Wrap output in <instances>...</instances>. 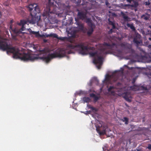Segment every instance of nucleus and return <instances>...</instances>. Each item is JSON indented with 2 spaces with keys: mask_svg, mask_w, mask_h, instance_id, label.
Segmentation results:
<instances>
[{
  "mask_svg": "<svg viewBox=\"0 0 151 151\" xmlns=\"http://www.w3.org/2000/svg\"><path fill=\"white\" fill-rule=\"evenodd\" d=\"M0 49L4 51L6 50L7 53H12L14 58L19 59L24 61L29 60L34 61L40 59L44 61L46 63H48L52 59L56 58L63 57L62 49H60L54 53L49 54L47 56L40 57L38 55L25 53L24 50L23 49L21 48L20 49L16 47H10L6 42L1 39Z\"/></svg>",
  "mask_w": 151,
  "mask_h": 151,
  "instance_id": "nucleus-1",
  "label": "nucleus"
},
{
  "mask_svg": "<svg viewBox=\"0 0 151 151\" xmlns=\"http://www.w3.org/2000/svg\"><path fill=\"white\" fill-rule=\"evenodd\" d=\"M27 7L30 12V15L27 19V20H21L18 24L19 26H22L20 29L22 31L25 30V27L24 25L26 24L28 25V22L33 24L36 23L38 24V22L40 20V10L39 6L37 4H30Z\"/></svg>",
  "mask_w": 151,
  "mask_h": 151,
  "instance_id": "nucleus-2",
  "label": "nucleus"
},
{
  "mask_svg": "<svg viewBox=\"0 0 151 151\" xmlns=\"http://www.w3.org/2000/svg\"><path fill=\"white\" fill-rule=\"evenodd\" d=\"M71 44L68 45L67 46V49H74L76 50L77 49H80V53L83 55H86L88 54V50H93L94 47H88L85 46L83 43L78 44L77 43L74 44L71 41H70Z\"/></svg>",
  "mask_w": 151,
  "mask_h": 151,
  "instance_id": "nucleus-3",
  "label": "nucleus"
},
{
  "mask_svg": "<svg viewBox=\"0 0 151 151\" xmlns=\"http://www.w3.org/2000/svg\"><path fill=\"white\" fill-rule=\"evenodd\" d=\"M54 2L56 3L58 5V6H59V3H57V1L55 0H48L47 6L49 7L48 11L46 13H44L43 14V17H46V18L48 19L50 18V14H55L56 13V9L58 7H54Z\"/></svg>",
  "mask_w": 151,
  "mask_h": 151,
  "instance_id": "nucleus-4",
  "label": "nucleus"
},
{
  "mask_svg": "<svg viewBox=\"0 0 151 151\" xmlns=\"http://www.w3.org/2000/svg\"><path fill=\"white\" fill-rule=\"evenodd\" d=\"M124 69H122L121 71H119L113 74V75L108 76L106 78V80L108 81H110L111 80H112L114 82L117 81L119 78L120 77H122L123 76Z\"/></svg>",
  "mask_w": 151,
  "mask_h": 151,
  "instance_id": "nucleus-5",
  "label": "nucleus"
},
{
  "mask_svg": "<svg viewBox=\"0 0 151 151\" xmlns=\"http://www.w3.org/2000/svg\"><path fill=\"white\" fill-rule=\"evenodd\" d=\"M103 59V58L102 56L98 55L95 57L93 62L96 65H97V64H102Z\"/></svg>",
  "mask_w": 151,
  "mask_h": 151,
  "instance_id": "nucleus-6",
  "label": "nucleus"
},
{
  "mask_svg": "<svg viewBox=\"0 0 151 151\" xmlns=\"http://www.w3.org/2000/svg\"><path fill=\"white\" fill-rule=\"evenodd\" d=\"M122 96L126 101L129 102L131 101V100L130 99L131 98V96L129 92H124Z\"/></svg>",
  "mask_w": 151,
  "mask_h": 151,
  "instance_id": "nucleus-7",
  "label": "nucleus"
},
{
  "mask_svg": "<svg viewBox=\"0 0 151 151\" xmlns=\"http://www.w3.org/2000/svg\"><path fill=\"white\" fill-rule=\"evenodd\" d=\"M47 36L51 37L54 38H56L57 39L60 40H61L64 41L67 38L66 37H58V35L55 33H51L49 35Z\"/></svg>",
  "mask_w": 151,
  "mask_h": 151,
  "instance_id": "nucleus-8",
  "label": "nucleus"
},
{
  "mask_svg": "<svg viewBox=\"0 0 151 151\" xmlns=\"http://www.w3.org/2000/svg\"><path fill=\"white\" fill-rule=\"evenodd\" d=\"M140 36L139 35H137L134 38L133 42L136 44L137 46H138L140 43Z\"/></svg>",
  "mask_w": 151,
  "mask_h": 151,
  "instance_id": "nucleus-9",
  "label": "nucleus"
},
{
  "mask_svg": "<svg viewBox=\"0 0 151 151\" xmlns=\"http://www.w3.org/2000/svg\"><path fill=\"white\" fill-rule=\"evenodd\" d=\"M78 17L81 19L83 20L86 17V14L83 12H79L78 13Z\"/></svg>",
  "mask_w": 151,
  "mask_h": 151,
  "instance_id": "nucleus-10",
  "label": "nucleus"
},
{
  "mask_svg": "<svg viewBox=\"0 0 151 151\" xmlns=\"http://www.w3.org/2000/svg\"><path fill=\"white\" fill-rule=\"evenodd\" d=\"M121 14L124 22H128L130 21V18L127 16L124 12H121Z\"/></svg>",
  "mask_w": 151,
  "mask_h": 151,
  "instance_id": "nucleus-11",
  "label": "nucleus"
},
{
  "mask_svg": "<svg viewBox=\"0 0 151 151\" xmlns=\"http://www.w3.org/2000/svg\"><path fill=\"white\" fill-rule=\"evenodd\" d=\"M28 31L29 32L30 34L35 35V37H40L42 36L40 34L39 31L36 32L33 31L30 28L28 29Z\"/></svg>",
  "mask_w": 151,
  "mask_h": 151,
  "instance_id": "nucleus-12",
  "label": "nucleus"
},
{
  "mask_svg": "<svg viewBox=\"0 0 151 151\" xmlns=\"http://www.w3.org/2000/svg\"><path fill=\"white\" fill-rule=\"evenodd\" d=\"M96 130L97 132L99 133L100 134H104L105 133V131H103L101 132L100 130V128L102 126V125H101L100 126V125L98 126V125H96Z\"/></svg>",
  "mask_w": 151,
  "mask_h": 151,
  "instance_id": "nucleus-13",
  "label": "nucleus"
},
{
  "mask_svg": "<svg viewBox=\"0 0 151 151\" xmlns=\"http://www.w3.org/2000/svg\"><path fill=\"white\" fill-rule=\"evenodd\" d=\"M90 97L93 98V101L95 102H96L99 99V97L96 96L93 93L90 94Z\"/></svg>",
  "mask_w": 151,
  "mask_h": 151,
  "instance_id": "nucleus-14",
  "label": "nucleus"
},
{
  "mask_svg": "<svg viewBox=\"0 0 151 151\" xmlns=\"http://www.w3.org/2000/svg\"><path fill=\"white\" fill-rule=\"evenodd\" d=\"M109 24L110 25H111L112 26V29H116V26L114 21H111L109 19H108Z\"/></svg>",
  "mask_w": 151,
  "mask_h": 151,
  "instance_id": "nucleus-15",
  "label": "nucleus"
},
{
  "mask_svg": "<svg viewBox=\"0 0 151 151\" xmlns=\"http://www.w3.org/2000/svg\"><path fill=\"white\" fill-rule=\"evenodd\" d=\"M127 26L128 27H129L133 31H134L136 30L135 27L134 26L133 23H132L131 24H130L129 23H127Z\"/></svg>",
  "mask_w": 151,
  "mask_h": 151,
  "instance_id": "nucleus-16",
  "label": "nucleus"
},
{
  "mask_svg": "<svg viewBox=\"0 0 151 151\" xmlns=\"http://www.w3.org/2000/svg\"><path fill=\"white\" fill-rule=\"evenodd\" d=\"M77 31L76 30H74L71 31L70 34L71 35L70 37L73 38H75L76 36V33Z\"/></svg>",
  "mask_w": 151,
  "mask_h": 151,
  "instance_id": "nucleus-17",
  "label": "nucleus"
},
{
  "mask_svg": "<svg viewBox=\"0 0 151 151\" xmlns=\"http://www.w3.org/2000/svg\"><path fill=\"white\" fill-rule=\"evenodd\" d=\"M133 4L130 5L132 7H136L138 5V4L137 1H133Z\"/></svg>",
  "mask_w": 151,
  "mask_h": 151,
  "instance_id": "nucleus-18",
  "label": "nucleus"
},
{
  "mask_svg": "<svg viewBox=\"0 0 151 151\" xmlns=\"http://www.w3.org/2000/svg\"><path fill=\"white\" fill-rule=\"evenodd\" d=\"M93 31V29L92 28V26H91V28L89 29V30L87 32V34L88 35H91Z\"/></svg>",
  "mask_w": 151,
  "mask_h": 151,
  "instance_id": "nucleus-19",
  "label": "nucleus"
},
{
  "mask_svg": "<svg viewBox=\"0 0 151 151\" xmlns=\"http://www.w3.org/2000/svg\"><path fill=\"white\" fill-rule=\"evenodd\" d=\"M90 56L92 57H93L96 56L98 55L97 52H90L89 53Z\"/></svg>",
  "mask_w": 151,
  "mask_h": 151,
  "instance_id": "nucleus-20",
  "label": "nucleus"
},
{
  "mask_svg": "<svg viewBox=\"0 0 151 151\" xmlns=\"http://www.w3.org/2000/svg\"><path fill=\"white\" fill-rule=\"evenodd\" d=\"M83 100L86 103L89 102L90 101V99L88 97H84L83 98Z\"/></svg>",
  "mask_w": 151,
  "mask_h": 151,
  "instance_id": "nucleus-21",
  "label": "nucleus"
},
{
  "mask_svg": "<svg viewBox=\"0 0 151 151\" xmlns=\"http://www.w3.org/2000/svg\"><path fill=\"white\" fill-rule=\"evenodd\" d=\"M17 13L20 14H22L24 13V11L21 8L17 9Z\"/></svg>",
  "mask_w": 151,
  "mask_h": 151,
  "instance_id": "nucleus-22",
  "label": "nucleus"
},
{
  "mask_svg": "<svg viewBox=\"0 0 151 151\" xmlns=\"http://www.w3.org/2000/svg\"><path fill=\"white\" fill-rule=\"evenodd\" d=\"M122 120L123 122H125V124H127L128 123V119L126 117H124L123 119H122Z\"/></svg>",
  "mask_w": 151,
  "mask_h": 151,
  "instance_id": "nucleus-23",
  "label": "nucleus"
},
{
  "mask_svg": "<svg viewBox=\"0 0 151 151\" xmlns=\"http://www.w3.org/2000/svg\"><path fill=\"white\" fill-rule=\"evenodd\" d=\"M86 22L89 23V25L91 26H93V24L92 22L91 19H90L88 18L86 20Z\"/></svg>",
  "mask_w": 151,
  "mask_h": 151,
  "instance_id": "nucleus-24",
  "label": "nucleus"
},
{
  "mask_svg": "<svg viewBox=\"0 0 151 151\" xmlns=\"http://www.w3.org/2000/svg\"><path fill=\"white\" fill-rule=\"evenodd\" d=\"M78 28L80 29L81 30H83V27L82 24L78 23Z\"/></svg>",
  "mask_w": 151,
  "mask_h": 151,
  "instance_id": "nucleus-25",
  "label": "nucleus"
},
{
  "mask_svg": "<svg viewBox=\"0 0 151 151\" xmlns=\"http://www.w3.org/2000/svg\"><path fill=\"white\" fill-rule=\"evenodd\" d=\"M140 89L144 91H147L148 89L147 87H145L143 86H142L140 87Z\"/></svg>",
  "mask_w": 151,
  "mask_h": 151,
  "instance_id": "nucleus-26",
  "label": "nucleus"
},
{
  "mask_svg": "<svg viewBox=\"0 0 151 151\" xmlns=\"http://www.w3.org/2000/svg\"><path fill=\"white\" fill-rule=\"evenodd\" d=\"M115 87L114 86H110V87L108 89V92H111V90L114 89Z\"/></svg>",
  "mask_w": 151,
  "mask_h": 151,
  "instance_id": "nucleus-27",
  "label": "nucleus"
},
{
  "mask_svg": "<svg viewBox=\"0 0 151 151\" xmlns=\"http://www.w3.org/2000/svg\"><path fill=\"white\" fill-rule=\"evenodd\" d=\"M104 45L105 46L111 47V45L110 44L107 43L106 42H104Z\"/></svg>",
  "mask_w": 151,
  "mask_h": 151,
  "instance_id": "nucleus-28",
  "label": "nucleus"
},
{
  "mask_svg": "<svg viewBox=\"0 0 151 151\" xmlns=\"http://www.w3.org/2000/svg\"><path fill=\"white\" fill-rule=\"evenodd\" d=\"M132 89L134 90V91H137L138 90L139 88H138V87H136V86H133Z\"/></svg>",
  "mask_w": 151,
  "mask_h": 151,
  "instance_id": "nucleus-29",
  "label": "nucleus"
},
{
  "mask_svg": "<svg viewBox=\"0 0 151 151\" xmlns=\"http://www.w3.org/2000/svg\"><path fill=\"white\" fill-rule=\"evenodd\" d=\"M98 64V65H96L97 68L98 69H100L101 68V65L102 64Z\"/></svg>",
  "mask_w": 151,
  "mask_h": 151,
  "instance_id": "nucleus-30",
  "label": "nucleus"
},
{
  "mask_svg": "<svg viewBox=\"0 0 151 151\" xmlns=\"http://www.w3.org/2000/svg\"><path fill=\"white\" fill-rule=\"evenodd\" d=\"M129 50L130 51V52L132 53H134L135 52L134 50L132 49V48H129Z\"/></svg>",
  "mask_w": 151,
  "mask_h": 151,
  "instance_id": "nucleus-31",
  "label": "nucleus"
},
{
  "mask_svg": "<svg viewBox=\"0 0 151 151\" xmlns=\"http://www.w3.org/2000/svg\"><path fill=\"white\" fill-rule=\"evenodd\" d=\"M113 29H112H112H111L110 30L108 31V33L109 34L112 33L113 32Z\"/></svg>",
  "mask_w": 151,
  "mask_h": 151,
  "instance_id": "nucleus-32",
  "label": "nucleus"
},
{
  "mask_svg": "<svg viewBox=\"0 0 151 151\" xmlns=\"http://www.w3.org/2000/svg\"><path fill=\"white\" fill-rule=\"evenodd\" d=\"M147 148L150 150H151V145L150 144H148Z\"/></svg>",
  "mask_w": 151,
  "mask_h": 151,
  "instance_id": "nucleus-33",
  "label": "nucleus"
},
{
  "mask_svg": "<svg viewBox=\"0 0 151 151\" xmlns=\"http://www.w3.org/2000/svg\"><path fill=\"white\" fill-rule=\"evenodd\" d=\"M145 5H149L150 4V3L149 1H146L145 2Z\"/></svg>",
  "mask_w": 151,
  "mask_h": 151,
  "instance_id": "nucleus-34",
  "label": "nucleus"
},
{
  "mask_svg": "<svg viewBox=\"0 0 151 151\" xmlns=\"http://www.w3.org/2000/svg\"><path fill=\"white\" fill-rule=\"evenodd\" d=\"M111 94L114 95L115 93V92L114 91H111Z\"/></svg>",
  "mask_w": 151,
  "mask_h": 151,
  "instance_id": "nucleus-35",
  "label": "nucleus"
},
{
  "mask_svg": "<svg viewBox=\"0 0 151 151\" xmlns=\"http://www.w3.org/2000/svg\"><path fill=\"white\" fill-rule=\"evenodd\" d=\"M105 3H106V5H108V4H109V3H108V2L107 1H106L105 2Z\"/></svg>",
  "mask_w": 151,
  "mask_h": 151,
  "instance_id": "nucleus-36",
  "label": "nucleus"
},
{
  "mask_svg": "<svg viewBox=\"0 0 151 151\" xmlns=\"http://www.w3.org/2000/svg\"><path fill=\"white\" fill-rule=\"evenodd\" d=\"M96 82L98 83H99V80L97 79V78H96Z\"/></svg>",
  "mask_w": 151,
  "mask_h": 151,
  "instance_id": "nucleus-37",
  "label": "nucleus"
},
{
  "mask_svg": "<svg viewBox=\"0 0 151 151\" xmlns=\"http://www.w3.org/2000/svg\"><path fill=\"white\" fill-rule=\"evenodd\" d=\"M91 109L92 110H95V108L93 107H91Z\"/></svg>",
  "mask_w": 151,
  "mask_h": 151,
  "instance_id": "nucleus-38",
  "label": "nucleus"
},
{
  "mask_svg": "<svg viewBox=\"0 0 151 151\" xmlns=\"http://www.w3.org/2000/svg\"><path fill=\"white\" fill-rule=\"evenodd\" d=\"M71 51H68V54H70L71 53Z\"/></svg>",
  "mask_w": 151,
  "mask_h": 151,
  "instance_id": "nucleus-39",
  "label": "nucleus"
},
{
  "mask_svg": "<svg viewBox=\"0 0 151 151\" xmlns=\"http://www.w3.org/2000/svg\"><path fill=\"white\" fill-rule=\"evenodd\" d=\"M2 14L1 12L0 11V18H1V17Z\"/></svg>",
  "mask_w": 151,
  "mask_h": 151,
  "instance_id": "nucleus-40",
  "label": "nucleus"
},
{
  "mask_svg": "<svg viewBox=\"0 0 151 151\" xmlns=\"http://www.w3.org/2000/svg\"><path fill=\"white\" fill-rule=\"evenodd\" d=\"M86 3L87 4H89V3L88 1H86Z\"/></svg>",
  "mask_w": 151,
  "mask_h": 151,
  "instance_id": "nucleus-41",
  "label": "nucleus"
},
{
  "mask_svg": "<svg viewBox=\"0 0 151 151\" xmlns=\"http://www.w3.org/2000/svg\"><path fill=\"white\" fill-rule=\"evenodd\" d=\"M149 27L151 29V25H149Z\"/></svg>",
  "mask_w": 151,
  "mask_h": 151,
  "instance_id": "nucleus-42",
  "label": "nucleus"
},
{
  "mask_svg": "<svg viewBox=\"0 0 151 151\" xmlns=\"http://www.w3.org/2000/svg\"><path fill=\"white\" fill-rule=\"evenodd\" d=\"M149 40H151V38L149 37Z\"/></svg>",
  "mask_w": 151,
  "mask_h": 151,
  "instance_id": "nucleus-43",
  "label": "nucleus"
},
{
  "mask_svg": "<svg viewBox=\"0 0 151 151\" xmlns=\"http://www.w3.org/2000/svg\"><path fill=\"white\" fill-rule=\"evenodd\" d=\"M129 69H132V67H131V68H129Z\"/></svg>",
  "mask_w": 151,
  "mask_h": 151,
  "instance_id": "nucleus-44",
  "label": "nucleus"
},
{
  "mask_svg": "<svg viewBox=\"0 0 151 151\" xmlns=\"http://www.w3.org/2000/svg\"><path fill=\"white\" fill-rule=\"evenodd\" d=\"M84 4H84H83V3H82V5H84V4Z\"/></svg>",
  "mask_w": 151,
  "mask_h": 151,
  "instance_id": "nucleus-45",
  "label": "nucleus"
},
{
  "mask_svg": "<svg viewBox=\"0 0 151 151\" xmlns=\"http://www.w3.org/2000/svg\"><path fill=\"white\" fill-rule=\"evenodd\" d=\"M149 47H151V45H149Z\"/></svg>",
  "mask_w": 151,
  "mask_h": 151,
  "instance_id": "nucleus-46",
  "label": "nucleus"
},
{
  "mask_svg": "<svg viewBox=\"0 0 151 151\" xmlns=\"http://www.w3.org/2000/svg\"><path fill=\"white\" fill-rule=\"evenodd\" d=\"M113 45H114V44H113Z\"/></svg>",
  "mask_w": 151,
  "mask_h": 151,
  "instance_id": "nucleus-47",
  "label": "nucleus"
}]
</instances>
